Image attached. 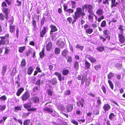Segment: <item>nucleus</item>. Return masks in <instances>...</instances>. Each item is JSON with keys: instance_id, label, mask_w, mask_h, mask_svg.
<instances>
[{"instance_id": "8", "label": "nucleus", "mask_w": 125, "mask_h": 125, "mask_svg": "<svg viewBox=\"0 0 125 125\" xmlns=\"http://www.w3.org/2000/svg\"><path fill=\"white\" fill-rule=\"evenodd\" d=\"M105 36V37L106 38H107L109 40L110 39V37L109 35L110 34V32L107 29L105 30L103 32Z\"/></svg>"}, {"instance_id": "13", "label": "nucleus", "mask_w": 125, "mask_h": 125, "mask_svg": "<svg viewBox=\"0 0 125 125\" xmlns=\"http://www.w3.org/2000/svg\"><path fill=\"white\" fill-rule=\"evenodd\" d=\"M69 53V51L65 49L62 52L61 55L63 57H66Z\"/></svg>"}, {"instance_id": "56", "label": "nucleus", "mask_w": 125, "mask_h": 125, "mask_svg": "<svg viewBox=\"0 0 125 125\" xmlns=\"http://www.w3.org/2000/svg\"><path fill=\"white\" fill-rule=\"evenodd\" d=\"M104 19V17L103 15H102L100 16L98 20V22H100L102 20Z\"/></svg>"}, {"instance_id": "14", "label": "nucleus", "mask_w": 125, "mask_h": 125, "mask_svg": "<svg viewBox=\"0 0 125 125\" xmlns=\"http://www.w3.org/2000/svg\"><path fill=\"white\" fill-rule=\"evenodd\" d=\"M88 59L92 62L94 63L95 62H96V60L95 58L92 56H89L88 57Z\"/></svg>"}, {"instance_id": "31", "label": "nucleus", "mask_w": 125, "mask_h": 125, "mask_svg": "<svg viewBox=\"0 0 125 125\" xmlns=\"http://www.w3.org/2000/svg\"><path fill=\"white\" fill-rule=\"evenodd\" d=\"M69 72V71L67 69H63L62 70V73L63 75H67Z\"/></svg>"}, {"instance_id": "38", "label": "nucleus", "mask_w": 125, "mask_h": 125, "mask_svg": "<svg viewBox=\"0 0 125 125\" xmlns=\"http://www.w3.org/2000/svg\"><path fill=\"white\" fill-rule=\"evenodd\" d=\"M108 82L110 85V87L113 90L114 88V85L112 83V82L110 80H108Z\"/></svg>"}, {"instance_id": "3", "label": "nucleus", "mask_w": 125, "mask_h": 125, "mask_svg": "<svg viewBox=\"0 0 125 125\" xmlns=\"http://www.w3.org/2000/svg\"><path fill=\"white\" fill-rule=\"evenodd\" d=\"M78 101L76 102L77 105L78 106H81L83 107L84 105V100L83 98H78L77 99Z\"/></svg>"}, {"instance_id": "26", "label": "nucleus", "mask_w": 125, "mask_h": 125, "mask_svg": "<svg viewBox=\"0 0 125 125\" xmlns=\"http://www.w3.org/2000/svg\"><path fill=\"white\" fill-rule=\"evenodd\" d=\"M85 64V68L87 69H90V67L91 65V64L90 63L86 61Z\"/></svg>"}, {"instance_id": "35", "label": "nucleus", "mask_w": 125, "mask_h": 125, "mask_svg": "<svg viewBox=\"0 0 125 125\" xmlns=\"http://www.w3.org/2000/svg\"><path fill=\"white\" fill-rule=\"evenodd\" d=\"M7 68V67L6 66H4L3 67L2 69V74L4 75L6 72Z\"/></svg>"}, {"instance_id": "50", "label": "nucleus", "mask_w": 125, "mask_h": 125, "mask_svg": "<svg viewBox=\"0 0 125 125\" xmlns=\"http://www.w3.org/2000/svg\"><path fill=\"white\" fill-rule=\"evenodd\" d=\"M32 22L33 25L34 26L33 28L35 29L36 28V21L33 19Z\"/></svg>"}, {"instance_id": "61", "label": "nucleus", "mask_w": 125, "mask_h": 125, "mask_svg": "<svg viewBox=\"0 0 125 125\" xmlns=\"http://www.w3.org/2000/svg\"><path fill=\"white\" fill-rule=\"evenodd\" d=\"M90 83V81L89 80L86 79L85 82V84L87 86H89Z\"/></svg>"}, {"instance_id": "34", "label": "nucleus", "mask_w": 125, "mask_h": 125, "mask_svg": "<svg viewBox=\"0 0 125 125\" xmlns=\"http://www.w3.org/2000/svg\"><path fill=\"white\" fill-rule=\"evenodd\" d=\"M74 68L76 70L78 69L79 68V65L78 62L77 61H75L74 64Z\"/></svg>"}, {"instance_id": "44", "label": "nucleus", "mask_w": 125, "mask_h": 125, "mask_svg": "<svg viewBox=\"0 0 125 125\" xmlns=\"http://www.w3.org/2000/svg\"><path fill=\"white\" fill-rule=\"evenodd\" d=\"M30 122V120H27L24 122V125H28Z\"/></svg>"}, {"instance_id": "55", "label": "nucleus", "mask_w": 125, "mask_h": 125, "mask_svg": "<svg viewBox=\"0 0 125 125\" xmlns=\"http://www.w3.org/2000/svg\"><path fill=\"white\" fill-rule=\"evenodd\" d=\"M4 15L2 13H0V19L1 21H3L4 20Z\"/></svg>"}, {"instance_id": "30", "label": "nucleus", "mask_w": 125, "mask_h": 125, "mask_svg": "<svg viewBox=\"0 0 125 125\" xmlns=\"http://www.w3.org/2000/svg\"><path fill=\"white\" fill-rule=\"evenodd\" d=\"M96 49L97 51L101 52L104 50V48L103 46H100L97 47Z\"/></svg>"}, {"instance_id": "15", "label": "nucleus", "mask_w": 125, "mask_h": 125, "mask_svg": "<svg viewBox=\"0 0 125 125\" xmlns=\"http://www.w3.org/2000/svg\"><path fill=\"white\" fill-rule=\"evenodd\" d=\"M52 47V43L51 42L48 43L46 46V49L48 51H50Z\"/></svg>"}, {"instance_id": "49", "label": "nucleus", "mask_w": 125, "mask_h": 125, "mask_svg": "<svg viewBox=\"0 0 125 125\" xmlns=\"http://www.w3.org/2000/svg\"><path fill=\"white\" fill-rule=\"evenodd\" d=\"M115 115L113 113H111L109 115V118L111 120H112L113 117L115 116Z\"/></svg>"}, {"instance_id": "57", "label": "nucleus", "mask_w": 125, "mask_h": 125, "mask_svg": "<svg viewBox=\"0 0 125 125\" xmlns=\"http://www.w3.org/2000/svg\"><path fill=\"white\" fill-rule=\"evenodd\" d=\"M71 121L72 123L75 125H78V123L75 120L73 119L72 120H71Z\"/></svg>"}, {"instance_id": "64", "label": "nucleus", "mask_w": 125, "mask_h": 125, "mask_svg": "<svg viewBox=\"0 0 125 125\" xmlns=\"http://www.w3.org/2000/svg\"><path fill=\"white\" fill-rule=\"evenodd\" d=\"M58 77L61 75H62L60 73H59L58 72H55L54 73Z\"/></svg>"}, {"instance_id": "58", "label": "nucleus", "mask_w": 125, "mask_h": 125, "mask_svg": "<svg viewBox=\"0 0 125 125\" xmlns=\"http://www.w3.org/2000/svg\"><path fill=\"white\" fill-rule=\"evenodd\" d=\"M48 94L50 96H52V92L50 90L48 89L47 90Z\"/></svg>"}, {"instance_id": "62", "label": "nucleus", "mask_w": 125, "mask_h": 125, "mask_svg": "<svg viewBox=\"0 0 125 125\" xmlns=\"http://www.w3.org/2000/svg\"><path fill=\"white\" fill-rule=\"evenodd\" d=\"M67 21L69 22V23L70 24L72 22V19L71 17H70L68 18L67 19Z\"/></svg>"}, {"instance_id": "7", "label": "nucleus", "mask_w": 125, "mask_h": 125, "mask_svg": "<svg viewBox=\"0 0 125 125\" xmlns=\"http://www.w3.org/2000/svg\"><path fill=\"white\" fill-rule=\"evenodd\" d=\"M50 84L54 86L56 85L57 83V79L56 78H53L49 81Z\"/></svg>"}, {"instance_id": "60", "label": "nucleus", "mask_w": 125, "mask_h": 125, "mask_svg": "<svg viewBox=\"0 0 125 125\" xmlns=\"http://www.w3.org/2000/svg\"><path fill=\"white\" fill-rule=\"evenodd\" d=\"M71 91L70 90H67L65 92V94L66 95H68L70 94Z\"/></svg>"}, {"instance_id": "33", "label": "nucleus", "mask_w": 125, "mask_h": 125, "mask_svg": "<svg viewBox=\"0 0 125 125\" xmlns=\"http://www.w3.org/2000/svg\"><path fill=\"white\" fill-rule=\"evenodd\" d=\"M25 49V47L24 46L22 47H20L19 48V52L20 53H22L23 51Z\"/></svg>"}, {"instance_id": "27", "label": "nucleus", "mask_w": 125, "mask_h": 125, "mask_svg": "<svg viewBox=\"0 0 125 125\" xmlns=\"http://www.w3.org/2000/svg\"><path fill=\"white\" fill-rule=\"evenodd\" d=\"M7 99V97L5 95H3L0 97L1 101L5 102Z\"/></svg>"}, {"instance_id": "21", "label": "nucleus", "mask_w": 125, "mask_h": 125, "mask_svg": "<svg viewBox=\"0 0 125 125\" xmlns=\"http://www.w3.org/2000/svg\"><path fill=\"white\" fill-rule=\"evenodd\" d=\"M15 26L11 25L10 26V31L11 33L14 32L15 31Z\"/></svg>"}, {"instance_id": "51", "label": "nucleus", "mask_w": 125, "mask_h": 125, "mask_svg": "<svg viewBox=\"0 0 125 125\" xmlns=\"http://www.w3.org/2000/svg\"><path fill=\"white\" fill-rule=\"evenodd\" d=\"M67 12H69V14H70V13H73L74 12V10L71 9H67Z\"/></svg>"}, {"instance_id": "52", "label": "nucleus", "mask_w": 125, "mask_h": 125, "mask_svg": "<svg viewBox=\"0 0 125 125\" xmlns=\"http://www.w3.org/2000/svg\"><path fill=\"white\" fill-rule=\"evenodd\" d=\"M76 47L81 50H82L83 48V46L80 45L79 44L77 45Z\"/></svg>"}, {"instance_id": "25", "label": "nucleus", "mask_w": 125, "mask_h": 125, "mask_svg": "<svg viewBox=\"0 0 125 125\" xmlns=\"http://www.w3.org/2000/svg\"><path fill=\"white\" fill-rule=\"evenodd\" d=\"M124 26L121 25H119L118 28V29L120 31V33H123V31L124 30Z\"/></svg>"}, {"instance_id": "24", "label": "nucleus", "mask_w": 125, "mask_h": 125, "mask_svg": "<svg viewBox=\"0 0 125 125\" xmlns=\"http://www.w3.org/2000/svg\"><path fill=\"white\" fill-rule=\"evenodd\" d=\"M14 21V19L13 17H10L9 21V23L10 25H11L13 24Z\"/></svg>"}, {"instance_id": "32", "label": "nucleus", "mask_w": 125, "mask_h": 125, "mask_svg": "<svg viewBox=\"0 0 125 125\" xmlns=\"http://www.w3.org/2000/svg\"><path fill=\"white\" fill-rule=\"evenodd\" d=\"M122 63H117L115 65V67L118 70H120L121 69L122 67Z\"/></svg>"}, {"instance_id": "17", "label": "nucleus", "mask_w": 125, "mask_h": 125, "mask_svg": "<svg viewBox=\"0 0 125 125\" xmlns=\"http://www.w3.org/2000/svg\"><path fill=\"white\" fill-rule=\"evenodd\" d=\"M111 7L113 8L114 6H116L118 4L117 2H116V0H111Z\"/></svg>"}, {"instance_id": "12", "label": "nucleus", "mask_w": 125, "mask_h": 125, "mask_svg": "<svg viewBox=\"0 0 125 125\" xmlns=\"http://www.w3.org/2000/svg\"><path fill=\"white\" fill-rule=\"evenodd\" d=\"M73 105L72 104L68 105L66 106V110L68 112L71 111L73 109Z\"/></svg>"}, {"instance_id": "9", "label": "nucleus", "mask_w": 125, "mask_h": 125, "mask_svg": "<svg viewBox=\"0 0 125 125\" xmlns=\"http://www.w3.org/2000/svg\"><path fill=\"white\" fill-rule=\"evenodd\" d=\"M56 44L57 46L62 48H63L64 47V43L63 42L60 41L58 40L57 41Z\"/></svg>"}, {"instance_id": "6", "label": "nucleus", "mask_w": 125, "mask_h": 125, "mask_svg": "<svg viewBox=\"0 0 125 125\" xmlns=\"http://www.w3.org/2000/svg\"><path fill=\"white\" fill-rule=\"evenodd\" d=\"M50 102L47 103L45 104V106L43 108V111H46L48 112L49 113H52L53 112L52 110L49 107H47L46 105Z\"/></svg>"}, {"instance_id": "22", "label": "nucleus", "mask_w": 125, "mask_h": 125, "mask_svg": "<svg viewBox=\"0 0 125 125\" xmlns=\"http://www.w3.org/2000/svg\"><path fill=\"white\" fill-rule=\"evenodd\" d=\"M103 10L101 9H98L96 12V14L98 16L102 15L103 14Z\"/></svg>"}, {"instance_id": "39", "label": "nucleus", "mask_w": 125, "mask_h": 125, "mask_svg": "<svg viewBox=\"0 0 125 125\" xmlns=\"http://www.w3.org/2000/svg\"><path fill=\"white\" fill-rule=\"evenodd\" d=\"M99 113V110L97 109L94 110L92 113L93 115H98Z\"/></svg>"}, {"instance_id": "18", "label": "nucleus", "mask_w": 125, "mask_h": 125, "mask_svg": "<svg viewBox=\"0 0 125 125\" xmlns=\"http://www.w3.org/2000/svg\"><path fill=\"white\" fill-rule=\"evenodd\" d=\"M32 100L33 102L35 103H37L39 101V98L37 97H34L32 98Z\"/></svg>"}, {"instance_id": "11", "label": "nucleus", "mask_w": 125, "mask_h": 125, "mask_svg": "<svg viewBox=\"0 0 125 125\" xmlns=\"http://www.w3.org/2000/svg\"><path fill=\"white\" fill-rule=\"evenodd\" d=\"M103 108L104 111H108L110 108V106L108 104H105L103 106Z\"/></svg>"}, {"instance_id": "48", "label": "nucleus", "mask_w": 125, "mask_h": 125, "mask_svg": "<svg viewBox=\"0 0 125 125\" xmlns=\"http://www.w3.org/2000/svg\"><path fill=\"white\" fill-rule=\"evenodd\" d=\"M71 2L72 3V8H75L76 6L75 4L76 3V2L75 1H71Z\"/></svg>"}, {"instance_id": "54", "label": "nucleus", "mask_w": 125, "mask_h": 125, "mask_svg": "<svg viewBox=\"0 0 125 125\" xmlns=\"http://www.w3.org/2000/svg\"><path fill=\"white\" fill-rule=\"evenodd\" d=\"M110 0H104L103 2V4H107V5H109V1H110Z\"/></svg>"}, {"instance_id": "43", "label": "nucleus", "mask_w": 125, "mask_h": 125, "mask_svg": "<svg viewBox=\"0 0 125 125\" xmlns=\"http://www.w3.org/2000/svg\"><path fill=\"white\" fill-rule=\"evenodd\" d=\"M6 108V106L5 105H0V111H2L4 110Z\"/></svg>"}, {"instance_id": "23", "label": "nucleus", "mask_w": 125, "mask_h": 125, "mask_svg": "<svg viewBox=\"0 0 125 125\" xmlns=\"http://www.w3.org/2000/svg\"><path fill=\"white\" fill-rule=\"evenodd\" d=\"M31 103L29 102L28 103H26L23 104L24 107L25 108H29L31 107Z\"/></svg>"}, {"instance_id": "63", "label": "nucleus", "mask_w": 125, "mask_h": 125, "mask_svg": "<svg viewBox=\"0 0 125 125\" xmlns=\"http://www.w3.org/2000/svg\"><path fill=\"white\" fill-rule=\"evenodd\" d=\"M31 51L30 50H29L26 52V55L27 56H29L31 53Z\"/></svg>"}, {"instance_id": "2", "label": "nucleus", "mask_w": 125, "mask_h": 125, "mask_svg": "<svg viewBox=\"0 0 125 125\" xmlns=\"http://www.w3.org/2000/svg\"><path fill=\"white\" fill-rule=\"evenodd\" d=\"M82 8L83 10L84 9H86L89 13L95 16L94 14L93 13V6L88 4H85L83 6Z\"/></svg>"}, {"instance_id": "46", "label": "nucleus", "mask_w": 125, "mask_h": 125, "mask_svg": "<svg viewBox=\"0 0 125 125\" xmlns=\"http://www.w3.org/2000/svg\"><path fill=\"white\" fill-rule=\"evenodd\" d=\"M106 23L105 21H103L101 23V26L102 27H104L106 25Z\"/></svg>"}, {"instance_id": "47", "label": "nucleus", "mask_w": 125, "mask_h": 125, "mask_svg": "<svg viewBox=\"0 0 125 125\" xmlns=\"http://www.w3.org/2000/svg\"><path fill=\"white\" fill-rule=\"evenodd\" d=\"M9 37V35L8 34H6L4 36H2L0 37L1 39L5 40L6 38H8Z\"/></svg>"}, {"instance_id": "20", "label": "nucleus", "mask_w": 125, "mask_h": 125, "mask_svg": "<svg viewBox=\"0 0 125 125\" xmlns=\"http://www.w3.org/2000/svg\"><path fill=\"white\" fill-rule=\"evenodd\" d=\"M34 70L33 67H30L28 69L27 71V73L28 75H31L32 73Z\"/></svg>"}, {"instance_id": "41", "label": "nucleus", "mask_w": 125, "mask_h": 125, "mask_svg": "<svg viewBox=\"0 0 125 125\" xmlns=\"http://www.w3.org/2000/svg\"><path fill=\"white\" fill-rule=\"evenodd\" d=\"M86 78V77L85 76H83L82 79L81 84L83 85L85 82V80Z\"/></svg>"}, {"instance_id": "5", "label": "nucleus", "mask_w": 125, "mask_h": 125, "mask_svg": "<svg viewBox=\"0 0 125 125\" xmlns=\"http://www.w3.org/2000/svg\"><path fill=\"white\" fill-rule=\"evenodd\" d=\"M123 33H118L119 41L121 43H123L125 41V36L123 35Z\"/></svg>"}, {"instance_id": "42", "label": "nucleus", "mask_w": 125, "mask_h": 125, "mask_svg": "<svg viewBox=\"0 0 125 125\" xmlns=\"http://www.w3.org/2000/svg\"><path fill=\"white\" fill-rule=\"evenodd\" d=\"M93 32V30L91 29H87L85 31V32L88 34H91Z\"/></svg>"}, {"instance_id": "29", "label": "nucleus", "mask_w": 125, "mask_h": 125, "mask_svg": "<svg viewBox=\"0 0 125 125\" xmlns=\"http://www.w3.org/2000/svg\"><path fill=\"white\" fill-rule=\"evenodd\" d=\"M60 49L59 48L56 47L54 49V52L56 54H60Z\"/></svg>"}, {"instance_id": "28", "label": "nucleus", "mask_w": 125, "mask_h": 125, "mask_svg": "<svg viewBox=\"0 0 125 125\" xmlns=\"http://www.w3.org/2000/svg\"><path fill=\"white\" fill-rule=\"evenodd\" d=\"M51 27L52 32H54L57 31V29L55 26L51 25Z\"/></svg>"}, {"instance_id": "4", "label": "nucleus", "mask_w": 125, "mask_h": 125, "mask_svg": "<svg viewBox=\"0 0 125 125\" xmlns=\"http://www.w3.org/2000/svg\"><path fill=\"white\" fill-rule=\"evenodd\" d=\"M30 96V94L28 92L24 93L21 96L22 99L23 101L27 100Z\"/></svg>"}, {"instance_id": "19", "label": "nucleus", "mask_w": 125, "mask_h": 125, "mask_svg": "<svg viewBox=\"0 0 125 125\" xmlns=\"http://www.w3.org/2000/svg\"><path fill=\"white\" fill-rule=\"evenodd\" d=\"M24 89L23 88H21L17 91L16 93V95L19 96L24 91Z\"/></svg>"}, {"instance_id": "37", "label": "nucleus", "mask_w": 125, "mask_h": 125, "mask_svg": "<svg viewBox=\"0 0 125 125\" xmlns=\"http://www.w3.org/2000/svg\"><path fill=\"white\" fill-rule=\"evenodd\" d=\"M40 55L41 58H42L44 56V50L43 49H42V52L40 53Z\"/></svg>"}, {"instance_id": "45", "label": "nucleus", "mask_w": 125, "mask_h": 125, "mask_svg": "<svg viewBox=\"0 0 125 125\" xmlns=\"http://www.w3.org/2000/svg\"><path fill=\"white\" fill-rule=\"evenodd\" d=\"M26 64V60L25 59H23L21 63V65L24 66Z\"/></svg>"}, {"instance_id": "53", "label": "nucleus", "mask_w": 125, "mask_h": 125, "mask_svg": "<svg viewBox=\"0 0 125 125\" xmlns=\"http://www.w3.org/2000/svg\"><path fill=\"white\" fill-rule=\"evenodd\" d=\"M101 67V65L100 64L94 66V68L95 70H97L100 69Z\"/></svg>"}, {"instance_id": "16", "label": "nucleus", "mask_w": 125, "mask_h": 125, "mask_svg": "<svg viewBox=\"0 0 125 125\" xmlns=\"http://www.w3.org/2000/svg\"><path fill=\"white\" fill-rule=\"evenodd\" d=\"M46 28L44 27L43 29L40 32V36L41 37H43L44 35L45 34L46 32Z\"/></svg>"}, {"instance_id": "59", "label": "nucleus", "mask_w": 125, "mask_h": 125, "mask_svg": "<svg viewBox=\"0 0 125 125\" xmlns=\"http://www.w3.org/2000/svg\"><path fill=\"white\" fill-rule=\"evenodd\" d=\"M21 110V107L20 106H16L15 107V111H16V110L18 111L19 110Z\"/></svg>"}, {"instance_id": "40", "label": "nucleus", "mask_w": 125, "mask_h": 125, "mask_svg": "<svg viewBox=\"0 0 125 125\" xmlns=\"http://www.w3.org/2000/svg\"><path fill=\"white\" fill-rule=\"evenodd\" d=\"M65 58L67 60V62H70L72 61V58L70 56H68L67 57H66Z\"/></svg>"}, {"instance_id": "36", "label": "nucleus", "mask_w": 125, "mask_h": 125, "mask_svg": "<svg viewBox=\"0 0 125 125\" xmlns=\"http://www.w3.org/2000/svg\"><path fill=\"white\" fill-rule=\"evenodd\" d=\"M114 75V74L110 72L108 76V79H110Z\"/></svg>"}, {"instance_id": "10", "label": "nucleus", "mask_w": 125, "mask_h": 125, "mask_svg": "<svg viewBox=\"0 0 125 125\" xmlns=\"http://www.w3.org/2000/svg\"><path fill=\"white\" fill-rule=\"evenodd\" d=\"M2 10L5 13L6 15L5 18L7 19L8 15L10 11V10L7 8L3 7L2 9Z\"/></svg>"}, {"instance_id": "1", "label": "nucleus", "mask_w": 125, "mask_h": 125, "mask_svg": "<svg viewBox=\"0 0 125 125\" xmlns=\"http://www.w3.org/2000/svg\"><path fill=\"white\" fill-rule=\"evenodd\" d=\"M86 14L82 10V8H78L76 9V11L74 13V15L73 17L74 19V22L76 21V20L81 16V19H86L87 17L86 16Z\"/></svg>"}]
</instances>
